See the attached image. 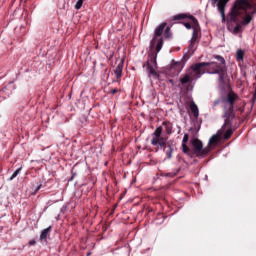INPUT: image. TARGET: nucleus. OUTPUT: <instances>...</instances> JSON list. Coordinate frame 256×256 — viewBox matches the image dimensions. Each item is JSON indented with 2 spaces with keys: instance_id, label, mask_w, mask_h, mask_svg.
Instances as JSON below:
<instances>
[{
  "instance_id": "obj_25",
  "label": "nucleus",
  "mask_w": 256,
  "mask_h": 256,
  "mask_svg": "<svg viewBox=\"0 0 256 256\" xmlns=\"http://www.w3.org/2000/svg\"><path fill=\"white\" fill-rule=\"evenodd\" d=\"M116 93H119V89L114 88L110 91V95H116Z\"/></svg>"
},
{
  "instance_id": "obj_17",
  "label": "nucleus",
  "mask_w": 256,
  "mask_h": 256,
  "mask_svg": "<svg viewBox=\"0 0 256 256\" xmlns=\"http://www.w3.org/2000/svg\"><path fill=\"white\" fill-rule=\"evenodd\" d=\"M245 59V51L238 49L236 51V61L243 63Z\"/></svg>"
},
{
  "instance_id": "obj_29",
  "label": "nucleus",
  "mask_w": 256,
  "mask_h": 256,
  "mask_svg": "<svg viewBox=\"0 0 256 256\" xmlns=\"http://www.w3.org/2000/svg\"><path fill=\"white\" fill-rule=\"evenodd\" d=\"M166 177H171V174H166Z\"/></svg>"
},
{
  "instance_id": "obj_14",
  "label": "nucleus",
  "mask_w": 256,
  "mask_h": 256,
  "mask_svg": "<svg viewBox=\"0 0 256 256\" xmlns=\"http://www.w3.org/2000/svg\"><path fill=\"white\" fill-rule=\"evenodd\" d=\"M51 231H53L52 226H49L48 228L42 230L40 234V241H47V237H49Z\"/></svg>"
},
{
  "instance_id": "obj_27",
  "label": "nucleus",
  "mask_w": 256,
  "mask_h": 256,
  "mask_svg": "<svg viewBox=\"0 0 256 256\" xmlns=\"http://www.w3.org/2000/svg\"><path fill=\"white\" fill-rule=\"evenodd\" d=\"M36 243H37V242H36L35 240H30V241H29V245H30V246H33V245H35Z\"/></svg>"
},
{
  "instance_id": "obj_2",
  "label": "nucleus",
  "mask_w": 256,
  "mask_h": 256,
  "mask_svg": "<svg viewBox=\"0 0 256 256\" xmlns=\"http://www.w3.org/2000/svg\"><path fill=\"white\" fill-rule=\"evenodd\" d=\"M256 15V3L250 0H235L229 13V22L235 23L233 33H241L242 26H247Z\"/></svg>"
},
{
  "instance_id": "obj_21",
  "label": "nucleus",
  "mask_w": 256,
  "mask_h": 256,
  "mask_svg": "<svg viewBox=\"0 0 256 256\" xmlns=\"http://www.w3.org/2000/svg\"><path fill=\"white\" fill-rule=\"evenodd\" d=\"M21 167L18 168L12 175L11 177L8 179V181H13V179H15V177H17V175H19V173H21Z\"/></svg>"
},
{
  "instance_id": "obj_9",
  "label": "nucleus",
  "mask_w": 256,
  "mask_h": 256,
  "mask_svg": "<svg viewBox=\"0 0 256 256\" xmlns=\"http://www.w3.org/2000/svg\"><path fill=\"white\" fill-rule=\"evenodd\" d=\"M167 28V23L163 22L158 27H156L154 31V38L151 41V45H155L158 37H162L163 33H165V29Z\"/></svg>"
},
{
  "instance_id": "obj_1",
  "label": "nucleus",
  "mask_w": 256,
  "mask_h": 256,
  "mask_svg": "<svg viewBox=\"0 0 256 256\" xmlns=\"http://www.w3.org/2000/svg\"><path fill=\"white\" fill-rule=\"evenodd\" d=\"M214 59H217L218 62H199L190 67L188 72L180 78L181 85L187 86V91H191L193 86L191 83L195 79H200L205 73L210 75H219L218 82L220 85H225V76L227 75V66L225 65V58L220 55H214Z\"/></svg>"
},
{
  "instance_id": "obj_24",
  "label": "nucleus",
  "mask_w": 256,
  "mask_h": 256,
  "mask_svg": "<svg viewBox=\"0 0 256 256\" xmlns=\"http://www.w3.org/2000/svg\"><path fill=\"white\" fill-rule=\"evenodd\" d=\"M221 104V99H217L213 102V109Z\"/></svg>"
},
{
  "instance_id": "obj_23",
  "label": "nucleus",
  "mask_w": 256,
  "mask_h": 256,
  "mask_svg": "<svg viewBox=\"0 0 256 256\" xmlns=\"http://www.w3.org/2000/svg\"><path fill=\"white\" fill-rule=\"evenodd\" d=\"M189 141V134H185L182 140V145H186Z\"/></svg>"
},
{
  "instance_id": "obj_8",
  "label": "nucleus",
  "mask_w": 256,
  "mask_h": 256,
  "mask_svg": "<svg viewBox=\"0 0 256 256\" xmlns=\"http://www.w3.org/2000/svg\"><path fill=\"white\" fill-rule=\"evenodd\" d=\"M224 119V124L221 128L220 131H225V129H227V131L224 133L223 139H225V141L231 139V136L233 135V121H235V118L230 119V123H227V118H223Z\"/></svg>"
},
{
  "instance_id": "obj_4",
  "label": "nucleus",
  "mask_w": 256,
  "mask_h": 256,
  "mask_svg": "<svg viewBox=\"0 0 256 256\" xmlns=\"http://www.w3.org/2000/svg\"><path fill=\"white\" fill-rule=\"evenodd\" d=\"M191 19L193 23V34L190 40L189 51H193L195 43H199V37H201V27L199 26V21L193 15L178 14L173 16V21H182V19Z\"/></svg>"
},
{
  "instance_id": "obj_28",
  "label": "nucleus",
  "mask_w": 256,
  "mask_h": 256,
  "mask_svg": "<svg viewBox=\"0 0 256 256\" xmlns=\"http://www.w3.org/2000/svg\"><path fill=\"white\" fill-rule=\"evenodd\" d=\"M42 185L40 184L39 186H37L35 193H37V191H39V189H41Z\"/></svg>"
},
{
  "instance_id": "obj_26",
  "label": "nucleus",
  "mask_w": 256,
  "mask_h": 256,
  "mask_svg": "<svg viewBox=\"0 0 256 256\" xmlns=\"http://www.w3.org/2000/svg\"><path fill=\"white\" fill-rule=\"evenodd\" d=\"M184 26L186 27V29H192L193 28L191 23H185Z\"/></svg>"
},
{
  "instance_id": "obj_12",
  "label": "nucleus",
  "mask_w": 256,
  "mask_h": 256,
  "mask_svg": "<svg viewBox=\"0 0 256 256\" xmlns=\"http://www.w3.org/2000/svg\"><path fill=\"white\" fill-rule=\"evenodd\" d=\"M219 141H221V138H219L218 135H213L208 142V145L206 147H209V153H211V150L214 149V147H217L219 144Z\"/></svg>"
},
{
  "instance_id": "obj_5",
  "label": "nucleus",
  "mask_w": 256,
  "mask_h": 256,
  "mask_svg": "<svg viewBox=\"0 0 256 256\" xmlns=\"http://www.w3.org/2000/svg\"><path fill=\"white\" fill-rule=\"evenodd\" d=\"M238 96L234 92H229L225 99H223V114L222 119H226L227 123H231V119H235V102Z\"/></svg>"
},
{
  "instance_id": "obj_11",
  "label": "nucleus",
  "mask_w": 256,
  "mask_h": 256,
  "mask_svg": "<svg viewBox=\"0 0 256 256\" xmlns=\"http://www.w3.org/2000/svg\"><path fill=\"white\" fill-rule=\"evenodd\" d=\"M183 71V63L181 62H173L170 66V73L172 75H179Z\"/></svg>"
},
{
  "instance_id": "obj_7",
  "label": "nucleus",
  "mask_w": 256,
  "mask_h": 256,
  "mask_svg": "<svg viewBox=\"0 0 256 256\" xmlns=\"http://www.w3.org/2000/svg\"><path fill=\"white\" fill-rule=\"evenodd\" d=\"M143 67H147L149 75L157 76V53L152 52L149 54L148 61L144 64Z\"/></svg>"
},
{
  "instance_id": "obj_10",
  "label": "nucleus",
  "mask_w": 256,
  "mask_h": 256,
  "mask_svg": "<svg viewBox=\"0 0 256 256\" xmlns=\"http://www.w3.org/2000/svg\"><path fill=\"white\" fill-rule=\"evenodd\" d=\"M217 3V8L218 11L222 17V23H225L226 18H225V8L227 7V3L230 0H214Z\"/></svg>"
},
{
  "instance_id": "obj_13",
  "label": "nucleus",
  "mask_w": 256,
  "mask_h": 256,
  "mask_svg": "<svg viewBox=\"0 0 256 256\" xmlns=\"http://www.w3.org/2000/svg\"><path fill=\"white\" fill-rule=\"evenodd\" d=\"M123 65H124V61L122 60L121 62L118 63L117 67L114 70V73L116 75V82H119L121 80V77L123 75Z\"/></svg>"
},
{
  "instance_id": "obj_15",
  "label": "nucleus",
  "mask_w": 256,
  "mask_h": 256,
  "mask_svg": "<svg viewBox=\"0 0 256 256\" xmlns=\"http://www.w3.org/2000/svg\"><path fill=\"white\" fill-rule=\"evenodd\" d=\"M190 111L192 112L195 119L199 117V107H197V104H195V102L190 103Z\"/></svg>"
},
{
  "instance_id": "obj_20",
  "label": "nucleus",
  "mask_w": 256,
  "mask_h": 256,
  "mask_svg": "<svg viewBox=\"0 0 256 256\" xmlns=\"http://www.w3.org/2000/svg\"><path fill=\"white\" fill-rule=\"evenodd\" d=\"M161 49H163V38H159L158 43L156 45V52L154 53H159V51H161Z\"/></svg>"
},
{
  "instance_id": "obj_16",
  "label": "nucleus",
  "mask_w": 256,
  "mask_h": 256,
  "mask_svg": "<svg viewBox=\"0 0 256 256\" xmlns=\"http://www.w3.org/2000/svg\"><path fill=\"white\" fill-rule=\"evenodd\" d=\"M163 127H165V131L167 135H171L173 133V124L169 121H164L162 123Z\"/></svg>"
},
{
  "instance_id": "obj_6",
  "label": "nucleus",
  "mask_w": 256,
  "mask_h": 256,
  "mask_svg": "<svg viewBox=\"0 0 256 256\" xmlns=\"http://www.w3.org/2000/svg\"><path fill=\"white\" fill-rule=\"evenodd\" d=\"M191 145H192V153L193 156L195 157H199V158H203V157H207V155H209V147H205L203 148V142L197 138L191 140Z\"/></svg>"
},
{
  "instance_id": "obj_3",
  "label": "nucleus",
  "mask_w": 256,
  "mask_h": 256,
  "mask_svg": "<svg viewBox=\"0 0 256 256\" xmlns=\"http://www.w3.org/2000/svg\"><path fill=\"white\" fill-rule=\"evenodd\" d=\"M163 126H159L152 133L151 145L164 149L168 159L173 157V147L167 144V138L163 137Z\"/></svg>"
},
{
  "instance_id": "obj_19",
  "label": "nucleus",
  "mask_w": 256,
  "mask_h": 256,
  "mask_svg": "<svg viewBox=\"0 0 256 256\" xmlns=\"http://www.w3.org/2000/svg\"><path fill=\"white\" fill-rule=\"evenodd\" d=\"M164 37L165 39H171V37H173V34L171 33V27L166 26L164 30Z\"/></svg>"
},
{
  "instance_id": "obj_22",
  "label": "nucleus",
  "mask_w": 256,
  "mask_h": 256,
  "mask_svg": "<svg viewBox=\"0 0 256 256\" xmlns=\"http://www.w3.org/2000/svg\"><path fill=\"white\" fill-rule=\"evenodd\" d=\"M81 7H83V0H78L75 4V9H77V11H79V9H81Z\"/></svg>"
},
{
  "instance_id": "obj_18",
  "label": "nucleus",
  "mask_w": 256,
  "mask_h": 256,
  "mask_svg": "<svg viewBox=\"0 0 256 256\" xmlns=\"http://www.w3.org/2000/svg\"><path fill=\"white\" fill-rule=\"evenodd\" d=\"M182 152L185 153V155H188V157L193 158V150L187 146V144H182Z\"/></svg>"
}]
</instances>
